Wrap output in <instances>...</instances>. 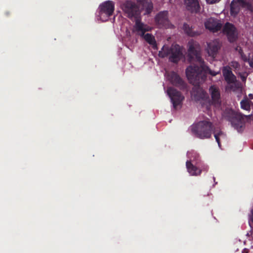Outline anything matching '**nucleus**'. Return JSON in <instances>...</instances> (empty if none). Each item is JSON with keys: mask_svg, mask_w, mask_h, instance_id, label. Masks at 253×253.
<instances>
[{"mask_svg": "<svg viewBox=\"0 0 253 253\" xmlns=\"http://www.w3.org/2000/svg\"><path fill=\"white\" fill-rule=\"evenodd\" d=\"M188 57L189 61H196L197 64H193L189 66L186 70V75L191 84L197 85L205 82L207 78L206 72H208L212 76H215L219 73L211 70L205 65V63L201 56L200 52L196 49L194 44L189 43Z\"/></svg>", "mask_w": 253, "mask_h": 253, "instance_id": "nucleus-1", "label": "nucleus"}, {"mask_svg": "<svg viewBox=\"0 0 253 253\" xmlns=\"http://www.w3.org/2000/svg\"><path fill=\"white\" fill-rule=\"evenodd\" d=\"M139 6L130 0H126L121 5V8L126 15L131 20L135 21L134 28L137 30H142V22L140 17L139 7L145 10V14H150L153 9V4L151 0H137Z\"/></svg>", "mask_w": 253, "mask_h": 253, "instance_id": "nucleus-2", "label": "nucleus"}, {"mask_svg": "<svg viewBox=\"0 0 253 253\" xmlns=\"http://www.w3.org/2000/svg\"><path fill=\"white\" fill-rule=\"evenodd\" d=\"M191 131L196 137L200 139H209L213 132V126L210 121H201L192 126Z\"/></svg>", "mask_w": 253, "mask_h": 253, "instance_id": "nucleus-3", "label": "nucleus"}, {"mask_svg": "<svg viewBox=\"0 0 253 253\" xmlns=\"http://www.w3.org/2000/svg\"><path fill=\"white\" fill-rule=\"evenodd\" d=\"M158 55L161 58H165L168 55L169 60L173 63H177L182 58V53L180 46L178 44L172 45L171 47L164 45L159 51Z\"/></svg>", "mask_w": 253, "mask_h": 253, "instance_id": "nucleus-4", "label": "nucleus"}, {"mask_svg": "<svg viewBox=\"0 0 253 253\" xmlns=\"http://www.w3.org/2000/svg\"><path fill=\"white\" fill-rule=\"evenodd\" d=\"M230 13L232 16L235 17L239 14L241 8L250 14L253 12V5L252 0H233L230 3Z\"/></svg>", "mask_w": 253, "mask_h": 253, "instance_id": "nucleus-5", "label": "nucleus"}, {"mask_svg": "<svg viewBox=\"0 0 253 253\" xmlns=\"http://www.w3.org/2000/svg\"><path fill=\"white\" fill-rule=\"evenodd\" d=\"M188 157L190 159L186 162V167L188 172L192 176L200 175L202 170L197 166L194 165H198L200 159L199 155L196 152H188Z\"/></svg>", "mask_w": 253, "mask_h": 253, "instance_id": "nucleus-6", "label": "nucleus"}, {"mask_svg": "<svg viewBox=\"0 0 253 253\" xmlns=\"http://www.w3.org/2000/svg\"><path fill=\"white\" fill-rule=\"evenodd\" d=\"M228 117L229 121L231 122L234 128L238 132H241L243 130V127L245 125V119L248 118L249 116H246L240 112L231 110L228 113Z\"/></svg>", "mask_w": 253, "mask_h": 253, "instance_id": "nucleus-7", "label": "nucleus"}, {"mask_svg": "<svg viewBox=\"0 0 253 253\" xmlns=\"http://www.w3.org/2000/svg\"><path fill=\"white\" fill-rule=\"evenodd\" d=\"M167 93L170 97L175 109H176L178 106H181L184 97L180 91L172 87H169L167 89Z\"/></svg>", "mask_w": 253, "mask_h": 253, "instance_id": "nucleus-8", "label": "nucleus"}, {"mask_svg": "<svg viewBox=\"0 0 253 253\" xmlns=\"http://www.w3.org/2000/svg\"><path fill=\"white\" fill-rule=\"evenodd\" d=\"M142 30L139 31L136 28H134V31L137 33V34L142 37L149 44L152 46L154 49H157V44L155 39V37L151 34L147 33L145 34L146 32L150 31V27L142 23Z\"/></svg>", "mask_w": 253, "mask_h": 253, "instance_id": "nucleus-9", "label": "nucleus"}, {"mask_svg": "<svg viewBox=\"0 0 253 253\" xmlns=\"http://www.w3.org/2000/svg\"><path fill=\"white\" fill-rule=\"evenodd\" d=\"M167 78L172 85L178 87L179 89H184L187 88L186 83L176 73L173 71L168 73Z\"/></svg>", "mask_w": 253, "mask_h": 253, "instance_id": "nucleus-10", "label": "nucleus"}, {"mask_svg": "<svg viewBox=\"0 0 253 253\" xmlns=\"http://www.w3.org/2000/svg\"><path fill=\"white\" fill-rule=\"evenodd\" d=\"M155 22L159 28L168 27L170 23L168 11L164 10L157 13L155 17Z\"/></svg>", "mask_w": 253, "mask_h": 253, "instance_id": "nucleus-11", "label": "nucleus"}, {"mask_svg": "<svg viewBox=\"0 0 253 253\" xmlns=\"http://www.w3.org/2000/svg\"><path fill=\"white\" fill-rule=\"evenodd\" d=\"M100 9L101 18L103 15L106 16V18H109L113 14L115 10V3L112 0L106 1L100 5Z\"/></svg>", "mask_w": 253, "mask_h": 253, "instance_id": "nucleus-12", "label": "nucleus"}, {"mask_svg": "<svg viewBox=\"0 0 253 253\" xmlns=\"http://www.w3.org/2000/svg\"><path fill=\"white\" fill-rule=\"evenodd\" d=\"M223 33L225 34L230 42H234L237 39V31L235 26L229 22L225 23L223 27Z\"/></svg>", "mask_w": 253, "mask_h": 253, "instance_id": "nucleus-13", "label": "nucleus"}, {"mask_svg": "<svg viewBox=\"0 0 253 253\" xmlns=\"http://www.w3.org/2000/svg\"><path fill=\"white\" fill-rule=\"evenodd\" d=\"M204 25L206 29L212 33H216L220 31L222 28V24L220 21L213 17H210L205 21Z\"/></svg>", "mask_w": 253, "mask_h": 253, "instance_id": "nucleus-14", "label": "nucleus"}, {"mask_svg": "<svg viewBox=\"0 0 253 253\" xmlns=\"http://www.w3.org/2000/svg\"><path fill=\"white\" fill-rule=\"evenodd\" d=\"M221 47V44L217 40H214L207 42L206 51L209 56L215 58Z\"/></svg>", "mask_w": 253, "mask_h": 253, "instance_id": "nucleus-15", "label": "nucleus"}, {"mask_svg": "<svg viewBox=\"0 0 253 253\" xmlns=\"http://www.w3.org/2000/svg\"><path fill=\"white\" fill-rule=\"evenodd\" d=\"M209 92L211 97L212 104L220 105L221 104L220 93L218 87L213 85L210 86Z\"/></svg>", "mask_w": 253, "mask_h": 253, "instance_id": "nucleus-16", "label": "nucleus"}, {"mask_svg": "<svg viewBox=\"0 0 253 253\" xmlns=\"http://www.w3.org/2000/svg\"><path fill=\"white\" fill-rule=\"evenodd\" d=\"M222 74L227 84H231L236 82V77L233 74L229 66H227L223 68Z\"/></svg>", "mask_w": 253, "mask_h": 253, "instance_id": "nucleus-17", "label": "nucleus"}, {"mask_svg": "<svg viewBox=\"0 0 253 253\" xmlns=\"http://www.w3.org/2000/svg\"><path fill=\"white\" fill-rule=\"evenodd\" d=\"M186 9L192 13H198L200 6L198 0H185Z\"/></svg>", "mask_w": 253, "mask_h": 253, "instance_id": "nucleus-18", "label": "nucleus"}, {"mask_svg": "<svg viewBox=\"0 0 253 253\" xmlns=\"http://www.w3.org/2000/svg\"><path fill=\"white\" fill-rule=\"evenodd\" d=\"M183 29L184 32L187 35L190 37H195L199 36L201 34V33L200 32L194 31L192 29V27H190V26L187 23H184L183 25Z\"/></svg>", "mask_w": 253, "mask_h": 253, "instance_id": "nucleus-19", "label": "nucleus"}, {"mask_svg": "<svg viewBox=\"0 0 253 253\" xmlns=\"http://www.w3.org/2000/svg\"><path fill=\"white\" fill-rule=\"evenodd\" d=\"M214 137L217 142L219 148L221 147L220 139H225L226 137V134L221 130H219L217 132H214Z\"/></svg>", "mask_w": 253, "mask_h": 253, "instance_id": "nucleus-20", "label": "nucleus"}, {"mask_svg": "<svg viewBox=\"0 0 253 253\" xmlns=\"http://www.w3.org/2000/svg\"><path fill=\"white\" fill-rule=\"evenodd\" d=\"M250 103L251 101L247 97H245L240 102L241 108L247 111H250L251 110Z\"/></svg>", "mask_w": 253, "mask_h": 253, "instance_id": "nucleus-21", "label": "nucleus"}, {"mask_svg": "<svg viewBox=\"0 0 253 253\" xmlns=\"http://www.w3.org/2000/svg\"><path fill=\"white\" fill-rule=\"evenodd\" d=\"M236 50L238 51L239 54L241 56V59L245 62L248 60V57L244 53L241 47L237 46Z\"/></svg>", "mask_w": 253, "mask_h": 253, "instance_id": "nucleus-22", "label": "nucleus"}, {"mask_svg": "<svg viewBox=\"0 0 253 253\" xmlns=\"http://www.w3.org/2000/svg\"><path fill=\"white\" fill-rule=\"evenodd\" d=\"M247 61L249 62L250 66L253 68V55L250 58L248 57Z\"/></svg>", "mask_w": 253, "mask_h": 253, "instance_id": "nucleus-23", "label": "nucleus"}, {"mask_svg": "<svg viewBox=\"0 0 253 253\" xmlns=\"http://www.w3.org/2000/svg\"><path fill=\"white\" fill-rule=\"evenodd\" d=\"M206 1L209 4H213L218 2L220 0H206Z\"/></svg>", "mask_w": 253, "mask_h": 253, "instance_id": "nucleus-24", "label": "nucleus"}, {"mask_svg": "<svg viewBox=\"0 0 253 253\" xmlns=\"http://www.w3.org/2000/svg\"><path fill=\"white\" fill-rule=\"evenodd\" d=\"M241 79L242 81H245L246 80V77L244 76H241Z\"/></svg>", "mask_w": 253, "mask_h": 253, "instance_id": "nucleus-25", "label": "nucleus"}, {"mask_svg": "<svg viewBox=\"0 0 253 253\" xmlns=\"http://www.w3.org/2000/svg\"><path fill=\"white\" fill-rule=\"evenodd\" d=\"M249 97L251 99H253V94H249Z\"/></svg>", "mask_w": 253, "mask_h": 253, "instance_id": "nucleus-26", "label": "nucleus"}]
</instances>
